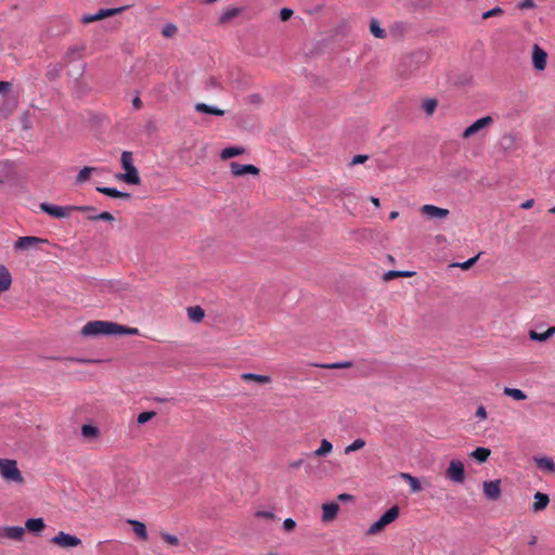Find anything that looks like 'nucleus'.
Instances as JSON below:
<instances>
[{
  "mask_svg": "<svg viewBox=\"0 0 555 555\" xmlns=\"http://www.w3.org/2000/svg\"><path fill=\"white\" fill-rule=\"evenodd\" d=\"M479 256H480V253L478 255H476L475 257L469 258L468 260H466L464 262H454V263L451 264V267L461 268L462 270H468V269H470L476 263V261L478 260Z\"/></svg>",
  "mask_w": 555,
  "mask_h": 555,
  "instance_id": "obj_39",
  "label": "nucleus"
},
{
  "mask_svg": "<svg viewBox=\"0 0 555 555\" xmlns=\"http://www.w3.org/2000/svg\"><path fill=\"white\" fill-rule=\"evenodd\" d=\"M534 462L538 466V468L548 472L551 474H555V463L553 459L548 456H539L534 457Z\"/></svg>",
  "mask_w": 555,
  "mask_h": 555,
  "instance_id": "obj_22",
  "label": "nucleus"
},
{
  "mask_svg": "<svg viewBox=\"0 0 555 555\" xmlns=\"http://www.w3.org/2000/svg\"><path fill=\"white\" fill-rule=\"evenodd\" d=\"M46 528L44 520L42 518H29L25 522V530L33 533H40Z\"/></svg>",
  "mask_w": 555,
  "mask_h": 555,
  "instance_id": "obj_20",
  "label": "nucleus"
},
{
  "mask_svg": "<svg viewBox=\"0 0 555 555\" xmlns=\"http://www.w3.org/2000/svg\"><path fill=\"white\" fill-rule=\"evenodd\" d=\"M533 204H534V201H533V199H528V201L524 202V203L520 205V207H521L522 209H530V208L533 206Z\"/></svg>",
  "mask_w": 555,
  "mask_h": 555,
  "instance_id": "obj_57",
  "label": "nucleus"
},
{
  "mask_svg": "<svg viewBox=\"0 0 555 555\" xmlns=\"http://www.w3.org/2000/svg\"><path fill=\"white\" fill-rule=\"evenodd\" d=\"M482 490H483V494L489 500H492V501L499 500L502 494L501 480L496 479V480L485 481L482 483Z\"/></svg>",
  "mask_w": 555,
  "mask_h": 555,
  "instance_id": "obj_13",
  "label": "nucleus"
},
{
  "mask_svg": "<svg viewBox=\"0 0 555 555\" xmlns=\"http://www.w3.org/2000/svg\"><path fill=\"white\" fill-rule=\"evenodd\" d=\"M177 33V27L173 24H168L163 28V35L165 37H171Z\"/></svg>",
  "mask_w": 555,
  "mask_h": 555,
  "instance_id": "obj_46",
  "label": "nucleus"
},
{
  "mask_svg": "<svg viewBox=\"0 0 555 555\" xmlns=\"http://www.w3.org/2000/svg\"><path fill=\"white\" fill-rule=\"evenodd\" d=\"M446 477L452 482L463 483L466 477L463 462L455 459L451 460L446 472Z\"/></svg>",
  "mask_w": 555,
  "mask_h": 555,
  "instance_id": "obj_7",
  "label": "nucleus"
},
{
  "mask_svg": "<svg viewBox=\"0 0 555 555\" xmlns=\"http://www.w3.org/2000/svg\"><path fill=\"white\" fill-rule=\"evenodd\" d=\"M399 476L401 479L405 480L409 483L411 492L417 493L423 490V487H422L420 480L416 477L412 476L411 474L400 473Z\"/></svg>",
  "mask_w": 555,
  "mask_h": 555,
  "instance_id": "obj_23",
  "label": "nucleus"
},
{
  "mask_svg": "<svg viewBox=\"0 0 555 555\" xmlns=\"http://www.w3.org/2000/svg\"><path fill=\"white\" fill-rule=\"evenodd\" d=\"M503 14V10L500 8V7H495L487 12H485L482 14V18L483 20H487V18H490L492 16H499V15H502Z\"/></svg>",
  "mask_w": 555,
  "mask_h": 555,
  "instance_id": "obj_43",
  "label": "nucleus"
},
{
  "mask_svg": "<svg viewBox=\"0 0 555 555\" xmlns=\"http://www.w3.org/2000/svg\"><path fill=\"white\" fill-rule=\"evenodd\" d=\"M370 33L378 39H385L387 36L386 30L382 27L380 22L377 18H371L370 21Z\"/></svg>",
  "mask_w": 555,
  "mask_h": 555,
  "instance_id": "obj_24",
  "label": "nucleus"
},
{
  "mask_svg": "<svg viewBox=\"0 0 555 555\" xmlns=\"http://www.w3.org/2000/svg\"><path fill=\"white\" fill-rule=\"evenodd\" d=\"M555 334V326L548 327L544 333H538L535 331L529 332V337L532 340L544 343Z\"/></svg>",
  "mask_w": 555,
  "mask_h": 555,
  "instance_id": "obj_27",
  "label": "nucleus"
},
{
  "mask_svg": "<svg viewBox=\"0 0 555 555\" xmlns=\"http://www.w3.org/2000/svg\"><path fill=\"white\" fill-rule=\"evenodd\" d=\"M351 498L352 496L350 494H348V493H341V494L338 495V500H340V501H348Z\"/></svg>",
  "mask_w": 555,
  "mask_h": 555,
  "instance_id": "obj_59",
  "label": "nucleus"
},
{
  "mask_svg": "<svg viewBox=\"0 0 555 555\" xmlns=\"http://www.w3.org/2000/svg\"><path fill=\"white\" fill-rule=\"evenodd\" d=\"M51 542L62 548H74L81 544V540L76 535L60 531L54 535Z\"/></svg>",
  "mask_w": 555,
  "mask_h": 555,
  "instance_id": "obj_9",
  "label": "nucleus"
},
{
  "mask_svg": "<svg viewBox=\"0 0 555 555\" xmlns=\"http://www.w3.org/2000/svg\"><path fill=\"white\" fill-rule=\"evenodd\" d=\"M293 15V10L284 8L280 12V17L283 22L288 21Z\"/></svg>",
  "mask_w": 555,
  "mask_h": 555,
  "instance_id": "obj_51",
  "label": "nucleus"
},
{
  "mask_svg": "<svg viewBox=\"0 0 555 555\" xmlns=\"http://www.w3.org/2000/svg\"><path fill=\"white\" fill-rule=\"evenodd\" d=\"M69 360L75 361V362H82V363L95 362L94 360H81V359H69Z\"/></svg>",
  "mask_w": 555,
  "mask_h": 555,
  "instance_id": "obj_61",
  "label": "nucleus"
},
{
  "mask_svg": "<svg viewBox=\"0 0 555 555\" xmlns=\"http://www.w3.org/2000/svg\"><path fill=\"white\" fill-rule=\"evenodd\" d=\"M399 217V212L398 211H391L390 215H389V219L390 220H395Z\"/></svg>",
  "mask_w": 555,
  "mask_h": 555,
  "instance_id": "obj_62",
  "label": "nucleus"
},
{
  "mask_svg": "<svg viewBox=\"0 0 555 555\" xmlns=\"http://www.w3.org/2000/svg\"><path fill=\"white\" fill-rule=\"evenodd\" d=\"M551 214H555V206L550 209Z\"/></svg>",
  "mask_w": 555,
  "mask_h": 555,
  "instance_id": "obj_64",
  "label": "nucleus"
},
{
  "mask_svg": "<svg viewBox=\"0 0 555 555\" xmlns=\"http://www.w3.org/2000/svg\"><path fill=\"white\" fill-rule=\"evenodd\" d=\"M127 522L132 526L133 532L143 541L147 540V530L143 522L135 519H128Z\"/></svg>",
  "mask_w": 555,
  "mask_h": 555,
  "instance_id": "obj_25",
  "label": "nucleus"
},
{
  "mask_svg": "<svg viewBox=\"0 0 555 555\" xmlns=\"http://www.w3.org/2000/svg\"><path fill=\"white\" fill-rule=\"evenodd\" d=\"M366 159L367 155H356L351 160V165L363 164Z\"/></svg>",
  "mask_w": 555,
  "mask_h": 555,
  "instance_id": "obj_54",
  "label": "nucleus"
},
{
  "mask_svg": "<svg viewBox=\"0 0 555 555\" xmlns=\"http://www.w3.org/2000/svg\"><path fill=\"white\" fill-rule=\"evenodd\" d=\"M0 478L7 485L24 487L26 478L14 459L0 457Z\"/></svg>",
  "mask_w": 555,
  "mask_h": 555,
  "instance_id": "obj_2",
  "label": "nucleus"
},
{
  "mask_svg": "<svg viewBox=\"0 0 555 555\" xmlns=\"http://www.w3.org/2000/svg\"><path fill=\"white\" fill-rule=\"evenodd\" d=\"M333 451V444L327 439H322L320 447L313 451L315 457H324Z\"/></svg>",
  "mask_w": 555,
  "mask_h": 555,
  "instance_id": "obj_28",
  "label": "nucleus"
},
{
  "mask_svg": "<svg viewBox=\"0 0 555 555\" xmlns=\"http://www.w3.org/2000/svg\"><path fill=\"white\" fill-rule=\"evenodd\" d=\"M40 209L54 218H67L72 211H94L92 206H56L48 203L40 204Z\"/></svg>",
  "mask_w": 555,
  "mask_h": 555,
  "instance_id": "obj_5",
  "label": "nucleus"
},
{
  "mask_svg": "<svg viewBox=\"0 0 555 555\" xmlns=\"http://www.w3.org/2000/svg\"><path fill=\"white\" fill-rule=\"evenodd\" d=\"M503 393L516 401H524L527 399V395L521 389L518 388L505 387L503 389Z\"/></svg>",
  "mask_w": 555,
  "mask_h": 555,
  "instance_id": "obj_31",
  "label": "nucleus"
},
{
  "mask_svg": "<svg viewBox=\"0 0 555 555\" xmlns=\"http://www.w3.org/2000/svg\"><path fill=\"white\" fill-rule=\"evenodd\" d=\"M399 517V507L397 505L390 507L378 520L373 522L366 530V535H376L380 533L386 526L393 522Z\"/></svg>",
  "mask_w": 555,
  "mask_h": 555,
  "instance_id": "obj_6",
  "label": "nucleus"
},
{
  "mask_svg": "<svg viewBox=\"0 0 555 555\" xmlns=\"http://www.w3.org/2000/svg\"><path fill=\"white\" fill-rule=\"evenodd\" d=\"M248 102L251 103V104L259 105L262 102V98H261L260 94L255 93V94H251V95L248 96Z\"/></svg>",
  "mask_w": 555,
  "mask_h": 555,
  "instance_id": "obj_53",
  "label": "nucleus"
},
{
  "mask_svg": "<svg viewBox=\"0 0 555 555\" xmlns=\"http://www.w3.org/2000/svg\"><path fill=\"white\" fill-rule=\"evenodd\" d=\"M162 538L165 542L171 544V545H178L179 539L176 535H171L169 533H162Z\"/></svg>",
  "mask_w": 555,
  "mask_h": 555,
  "instance_id": "obj_47",
  "label": "nucleus"
},
{
  "mask_svg": "<svg viewBox=\"0 0 555 555\" xmlns=\"http://www.w3.org/2000/svg\"><path fill=\"white\" fill-rule=\"evenodd\" d=\"M475 417L478 418L479 421H486L488 418L487 410L482 404H480L477 408V410L475 412Z\"/></svg>",
  "mask_w": 555,
  "mask_h": 555,
  "instance_id": "obj_44",
  "label": "nucleus"
},
{
  "mask_svg": "<svg viewBox=\"0 0 555 555\" xmlns=\"http://www.w3.org/2000/svg\"><path fill=\"white\" fill-rule=\"evenodd\" d=\"M547 54L546 52L538 44H534L532 48V64L537 70H544L546 67Z\"/></svg>",
  "mask_w": 555,
  "mask_h": 555,
  "instance_id": "obj_14",
  "label": "nucleus"
},
{
  "mask_svg": "<svg viewBox=\"0 0 555 555\" xmlns=\"http://www.w3.org/2000/svg\"><path fill=\"white\" fill-rule=\"evenodd\" d=\"M493 122H494V119L491 116H485L482 118H479L463 131L462 138L469 139V138L482 132L488 127L492 126Z\"/></svg>",
  "mask_w": 555,
  "mask_h": 555,
  "instance_id": "obj_8",
  "label": "nucleus"
},
{
  "mask_svg": "<svg viewBox=\"0 0 555 555\" xmlns=\"http://www.w3.org/2000/svg\"><path fill=\"white\" fill-rule=\"evenodd\" d=\"M535 542H537V538H535V537H533V538L531 539V541L529 542V544H530V545H533V544H535Z\"/></svg>",
  "mask_w": 555,
  "mask_h": 555,
  "instance_id": "obj_63",
  "label": "nucleus"
},
{
  "mask_svg": "<svg viewBox=\"0 0 555 555\" xmlns=\"http://www.w3.org/2000/svg\"><path fill=\"white\" fill-rule=\"evenodd\" d=\"M245 152V149L242 146H230L222 150L220 157L221 159H229L238 155H242Z\"/></svg>",
  "mask_w": 555,
  "mask_h": 555,
  "instance_id": "obj_30",
  "label": "nucleus"
},
{
  "mask_svg": "<svg viewBox=\"0 0 555 555\" xmlns=\"http://www.w3.org/2000/svg\"><path fill=\"white\" fill-rule=\"evenodd\" d=\"M12 281V274L9 269L4 264L0 263V291L2 293L9 291L11 288Z\"/></svg>",
  "mask_w": 555,
  "mask_h": 555,
  "instance_id": "obj_19",
  "label": "nucleus"
},
{
  "mask_svg": "<svg viewBox=\"0 0 555 555\" xmlns=\"http://www.w3.org/2000/svg\"><path fill=\"white\" fill-rule=\"evenodd\" d=\"M125 10V7L114 8V9H102L95 14H86L81 17V22L83 24H90L106 17L114 16L116 14L121 13Z\"/></svg>",
  "mask_w": 555,
  "mask_h": 555,
  "instance_id": "obj_10",
  "label": "nucleus"
},
{
  "mask_svg": "<svg viewBox=\"0 0 555 555\" xmlns=\"http://www.w3.org/2000/svg\"><path fill=\"white\" fill-rule=\"evenodd\" d=\"M132 106L134 109H141L142 106H143V103L141 101V99L139 96H135L133 100H132Z\"/></svg>",
  "mask_w": 555,
  "mask_h": 555,
  "instance_id": "obj_55",
  "label": "nucleus"
},
{
  "mask_svg": "<svg viewBox=\"0 0 555 555\" xmlns=\"http://www.w3.org/2000/svg\"><path fill=\"white\" fill-rule=\"evenodd\" d=\"M194 108L196 112L204 113V114H211V115H217V116H222L224 114L223 109H220V108H217L214 106H209L205 103H196Z\"/></svg>",
  "mask_w": 555,
  "mask_h": 555,
  "instance_id": "obj_29",
  "label": "nucleus"
},
{
  "mask_svg": "<svg viewBox=\"0 0 555 555\" xmlns=\"http://www.w3.org/2000/svg\"><path fill=\"white\" fill-rule=\"evenodd\" d=\"M81 435L85 438H95L99 435V429L95 426L85 424L81 427Z\"/></svg>",
  "mask_w": 555,
  "mask_h": 555,
  "instance_id": "obj_37",
  "label": "nucleus"
},
{
  "mask_svg": "<svg viewBox=\"0 0 555 555\" xmlns=\"http://www.w3.org/2000/svg\"><path fill=\"white\" fill-rule=\"evenodd\" d=\"M420 211L422 215H424L430 219H439V220L446 219L450 214V211L448 209L440 208V207H437V206L430 205V204L423 205L420 208Z\"/></svg>",
  "mask_w": 555,
  "mask_h": 555,
  "instance_id": "obj_12",
  "label": "nucleus"
},
{
  "mask_svg": "<svg viewBox=\"0 0 555 555\" xmlns=\"http://www.w3.org/2000/svg\"><path fill=\"white\" fill-rule=\"evenodd\" d=\"M65 57L69 61L76 60L80 57V49L78 47L70 48L67 52Z\"/></svg>",
  "mask_w": 555,
  "mask_h": 555,
  "instance_id": "obj_42",
  "label": "nucleus"
},
{
  "mask_svg": "<svg viewBox=\"0 0 555 555\" xmlns=\"http://www.w3.org/2000/svg\"><path fill=\"white\" fill-rule=\"evenodd\" d=\"M296 527V521L292 518H286L284 521H283V528L286 530V531H293Z\"/></svg>",
  "mask_w": 555,
  "mask_h": 555,
  "instance_id": "obj_50",
  "label": "nucleus"
},
{
  "mask_svg": "<svg viewBox=\"0 0 555 555\" xmlns=\"http://www.w3.org/2000/svg\"><path fill=\"white\" fill-rule=\"evenodd\" d=\"M90 220H103V221H108V222H112L114 221V217L111 212L108 211H103L99 215H91L88 217Z\"/></svg>",
  "mask_w": 555,
  "mask_h": 555,
  "instance_id": "obj_41",
  "label": "nucleus"
},
{
  "mask_svg": "<svg viewBox=\"0 0 555 555\" xmlns=\"http://www.w3.org/2000/svg\"><path fill=\"white\" fill-rule=\"evenodd\" d=\"M415 274L413 271H388L384 274L385 281H390L395 278H411Z\"/></svg>",
  "mask_w": 555,
  "mask_h": 555,
  "instance_id": "obj_34",
  "label": "nucleus"
},
{
  "mask_svg": "<svg viewBox=\"0 0 555 555\" xmlns=\"http://www.w3.org/2000/svg\"><path fill=\"white\" fill-rule=\"evenodd\" d=\"M550 504V498L547 494L542 492H535L533 495V503L531 506V511L533 513H539L544 511Z\"/></svg>",
  "mask_w": 555,
  "mask_h": 555,
  "instance_id": "obj_18",
  "label": "nucleus"
},
{
  "mask_svg": "<svg viewBox=\"0 0 555 555\" xmlns=\"http://www.w3.org/2000/svg\"><path fill=\"white\" fill-rule=\"evenodd\" d=\"M47 243V240L37 236H21L15 243L17 250H28L37 248L38 245Z\"/></svg>",
  "mask_w": 555,
  "mask_h": 555,
  "instance_id": "obj_11",
  "label": "nucleus"
},
{
  "mask_svg": "<svg viewBox=\"0 0 555 555\" xmlns=\"http://www.w3.org/2000/svg\"><path fill=\"white\" fill-rule=\"evenodd\" d=\"M437 105H438V102L437 100L435 99H427L423 102L422 104V108L424 109V112L427 114V115H433L434 112L436 111L437 108Z\"/></svg>",
  "mask_w": 555,
  "mask_h": 555,
  "instance_id": "obj_38",
  "label": "nucleus"
},
{
  "mask_svg": "<svg viewBox=\"0 0 555 555\" xmlns=\"http://www.w3.org/2000/svg\"><path fill=\"white\" fill-rule=\"evenodd\" d=\"M11 83L7 81H0V93L8 92L10 90Z\"/></svg>",
  "mask_w": 555,
  "mask_h": 555,
  "instance_id": "obj_56",
  "label": "nucleus"
},
{
  "mask_svg": "<svg viewBox=\"0 0 555 555\" xmlns=\"http://www.w3.org/2000/svg\"><path fill=\"white\" fill-rule=\"evenodd\" d=\"M120 160L125 172L119 173L117 176V179L128 184L139 185L141 183V179L138 169L134 167L132 163V153L128 151L122 152Z\"/></svg>",
  "mask_w": 555,
  "mask_h": 555,
  "instance_id": "obj_3",
  "label": "nucleus"
},
{
  "mask_svg": "<svg viewBox=\"0 0 555 555\" xmlns=\"http://www.w3.org/2000/svg\"><path fill=\"white\" fill-rule=\"evenodd\" d=\"M323 367L327 369H347L351 366V362H337L332 364L322 365Z\"/></svg>",
  "mask_w": 555,
  "mask_h": 555,
  "instance_id": "obj_48",
  "label": "nucleus"
},
{
  "mask_svg": "<svg viewBox=\"0 0 555 555\" xmlns=\"http://www.w3.org/2000/svg\"><path fill=\"white\" fill-rule=\"evenodd\" d=\"M339 505L337 503L331 502L322 505V521L331 522L334 520L338 514Z\"/></svg>",
  "mask_w": 555,
  "mask_h": 555,
  "instance_id": "obj_17",
  "label": "nucleus"
},
{
  "mask_svg": "<svg viewBox=\"0 0 555 555\" xmlns=\"http://www.w3.org/2000/svg\"><path fill=\"white\" fill-rule=\"evenodd\" d=\"M80 333L82 336L137 335L139 330L108 321H92L83 325Z\"/></svg>",
  "mask_w": 555,
  "mask_h": 555,
  "instance_id": "obj_1",
  "label": "nucleus"
},
{
  "mask_svg": "<svg viewBox=\"0 0 555 555\" xmlns=\"http://www.w3.org/2000/svg\"><path fill=\"white\" fill-rule=\"evenodd\" d=\"M491 454V451L490 449H487V448H477L475 449L472 453H470V456L474 457L475 460H477L478 462L480 463H483L488 460V457L490 456Z\"/></svg>",
  "mask_w": 555,
  "mask_h": 555,
  "instance_id": "obj_33",
  "label": "nucleus"
},
{
  "mask_svg": "<svg viewBox=\"0 0 555 555\" xmlns=\"http://www.w3.org/2000/svg\"><path fill=\"white\" fill-rule=\"evenodd\" d=\"M95 170H96V169H95L94 167H83V168L78 172V175H77V177H76V182H77V183H83V182H86V181L90 178L91 173H92L93 171H95Z\"/></svg>",
  "mask_w": 555,
  "mask_h": 555,
  "instance_id": "obj_35",
  "label": "nucleus"
},
{
  "mask_svg": "<svg viewBox=\"0 0 555 555\" xmlns=\"http://www.w3.org/2000/svg\"><path fill=\"white\" fill-rule=\"evenodd\" d=\"M242 12V10L240 8H232V9H229L227 10L220 17V23H227L229 21H231L232 18L236 17L237 15H240Z\"/></svg>",
  "mask_w": 555,
  "mask_h": 555,
  "instance_id": "obj_36",
  "label": "nucleus"
},
{
  "mask_svg": "<svg viewBox=\"0 0 555 555\" xmlns=\"http://www.w3.org/2000/svg\"><path fill=\"white\" fill-rule=\"evenodd\" d=\"M96 191L102 193V194H105L107 196L114 197V198H124V199H129L130 198V194L129 193L120 192V191H118L116 189H113V188L99 186V188H96Z\"/></svg>",
  "mask_w": 555,
  "mask_h": 555,
  "instance_id": "obj_26",
  "label": "nucleus"
},
{
  "mask_svg": "<svg viewBox=\"0 0 555 555\" xmlns=\"http://www.w3.org/2000/svg\"><path fill=\"white\" fill-rule=\"evenodd\" d=\"M304 461L301 459L297 460V461H294L289 464V467L292 469H297L299 468L301 465H302Z\"/></svg>",
  "mask_w": 555,
  "mask_h": 555,
  "instance_id": "obj_58",
  "label": "nucleus"
},
{
  "mask_svg": "<svg viewBox=\"0 0 555 555\" xmlns=\"http://www.w3.org/2000/svg\"><path fill=\"white\" fill-rule=\"evenodd\" d=\"M25 535V529L20 526L0 527V538H7L14 541H22Z\"/></svg>",
  "mask_w": 555,
  "mask_h": 555,
  "instance_id": "obj_15",
  "label": "nucleus"
},
{
  "mask_svg": "<svg viewBox=\"0 0 555 555\" xmlns=\"http://www.w3.org/2000/svg\"><path fill=\"white\" fill-rule=\"evenodd\" d=\"M256 517H259V518H266V519H273L274 518V514L270 511H257L255 513Z\"/></svg>",
  "mask_w": 555,
  "mask_h": 555,
  "instance_id": "obj_52",
  "label": "nucleus"
},
{
  "mask_svg": "<svg viewBox=\"0 0 555 555\" xmlns=\"http://www.w3.org/2000/svg\"><path fill=\"white\" fill-rule=\"evenodd\" d=\"M141 479L135 473H127L120 476L116 483V489L124 495L135 494L140 491Z\"/></svg>",
  "mask_w": 555,
  "mask_h": 555,
  "instance_id": "obj_4",
  "label": "nucleus"
},
{
  "mask_svg": "<svg viewBox=\"0 0 555 555\" xmlns=\"http://www.w3.org/2000/svg\"><path fill=\"white\" fill-rule=\"evenodd\" d=\"M365 446V441L361 438L356 439L352 443L345 448V454H350L351 452L358 451Z\"/></svg>",
  "mask_w": 555,
  "mask_h": 555,
  "instance_id": "obj_40",
  "label": "nucleus"
},
{
  "mask_svg": "<svg viewBox=\"0 0 555 555\" xmlns=\"http://www.w3.org/2000/svg\"><path fill=\"white\" fill-rule=\"evenodd\" d=\"M517 7L520 10L532 9L535 7V3L533 0H521Z\"/></svg>",
  "mask_w": 555,
  "mask_h": 555,
  "instance_id": "obj_49",
  "label": "nucleus"
},
{
  "mask_svg": "<svg viewBox=\"0 0 555 555\" xmlns=\"http://www.w3.org/2000/svg\"><path fill=\"white\" fill-rule=\"evenodd\" d=\"M231 173L235 177H241L245 175H254L257 176L259 173V169L254 165H241L236 162H232L230 164Z\"/></svg>",
  "mask_w": 555,
  "mask_h": 555,
  "instance_id": "obj_16",
  "label": "nucleus"
},
{
  "mask_svg": "<svg viewBox=\"0 0 555 555\" xmlns=\"http://www.w3.org/2000/svg\"><path fill=\"white\" fill-rule=\"evenodd\" d=\"M241 378L245 382H255L257 384H270L272 378L270 375L255 374V373H243Z\"/></svg>",
  "mask_w": 555,
  "mask_h": 555,
  "instance_id": "obj_21",
  "label": "nucleus"
},
{
  "mask_svg": "<svg viewBox=\"0 0 555 555\" xmlns=\"http://www.w3.org/2000/svg\"><path fill=\"white\" fill-rule=\"evenodd\" d=\"M155 416V412H143V413H140L139 416H138V423L139 424H144L146 423L147 421H150L151 418H153Z\"/></svg>",
  "mask_w": 555,
  "mask_h": 555,
  "instance_id": "obj_45",
  "label": "nucleus"
},
{
  "mask_svg": "<svg viewBox=\"0 0 555 555\" xmlns=\"http://www.w3.org/2000/svg\"><path fill=\"white\" fill-rule=\"evenodd\" d=\"M371 203L375 206V207H379L380 206V203H379V199L377 197H374L372 196L370 198Z\"/></svg>",
  "mask_w": 555,
  "mask_h": 555,
  "instance_id": "obj_60",
  "label": "nucleus"
},
{
  "mask_svg": "<svg viewBox=\"0 0 555 555\" xmlns=\"http://www.w3.org/2000/svg\"><path fill=\"white\" fill-rule=\"evenodd\" d=\"M204 315H205L204 310L198 306L190 307L188 309V317L193 322H196V323L201 322L204 319Z\"/></svg>",
  "mask_w": 555,
  "mask_h": 555,
  "instance_id": "obj_32",
  "label": "nucleus"
}]
</instances>
